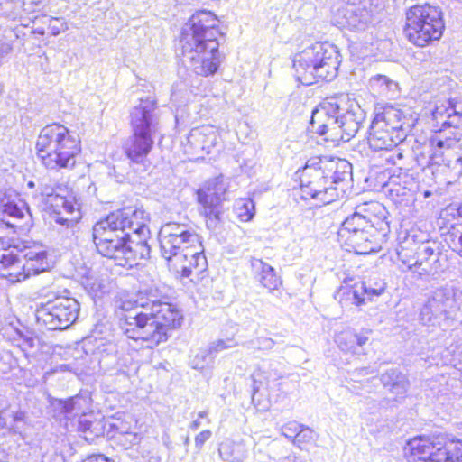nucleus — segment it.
<instances>
[{
  "label": "nucleus",
  "mask_w": 462,
  "mask_h": 462,
  "mask_svg": "<svg viewBox=\"0 0 462 462\" xmlns=\"http://www.w3.org/2000/svg\"><path fill=\"white\" fill-rule=\"evenodd\" d=\"M146 291L124 295L118 300L120 327L128 338L158 346L169 332L181 326L183 316L172 304L158 301Z\"/></svg>",
  "instance_id": "f257e3e1"
},
{
  "label": "nucleus",
  "mask_w": 462,
  "mask_h": 462,
  "mask_svg": "<svg viewBox=\"0 0 462 462\" xmlns=\"http://www.w3.org/2000/svg\"><path fill=\"white\" fill-rule=\"evenodd\" d=\"M217 23L213 13L201 10L182 27L180 39L182 62L199 76L214 75L220 66Z\"/></svg>",
  "instance_id": "f03ea898"
},
{
  "label": "nucleus",
  "mask_w": 462,
  "mask_h": 462,
  "mask_svg": "<svg viewBox=\"0 0 462 462\" xmlns=\"http://www.w3.org/2000/svg\"><path fill=\"white\" fill-rule=\"evenodd\" d=\"M160 248L169 268L182 277H189L194 270H205L207 259L199 236L184 225L167 223L159 232Z\"/></svg>",
  "instance_id": "7ed1b4c3"
},
{
  "label": "nucleus",
  "mask_w": 462,
  "mask_h": 462,
  "mask_svg": "<svg viewBox=\"0 0 462 462\" xmlns=\"http://www.w3.org/2000/svg\"><path fill=\"white\" fill-rule=\"evenodd\" d=\"M131 126L133 134L124 144L125 153L132 163L145 167L153 137L160 129L158 107L153 98L140 99L131 112Z\"/></svg>",
  "instance_id": "20e7f679"
},
{
  "label": "nucleus",
  "mask_w": 462,
  "mask_h": 462,
  "mask_svg": "<svg viewBox=\"0 0 462 462\" xmlns=\"http://www.w3.org/2000/svg\"><path fill=\"white\" fill-rule=\"evenodd\" d=\"M80 150L78 136L60 124L43 127L36 142L37 157L51 170L73 167Z\"/></svg>",
  "instance_id": "39448f33"
},
{
  "label": "nucleus",
  "mask_w": 462,
  "mask_h": 462,
  "mask_svg": "<svg viewBox=\"0 0 462 462\" xmlns=\"http://www.w3.org/2000/svg\"><path fill=\"white\" fill-rule=\"evenodd\" d=\"M340 63V54L335 45L316 42L294 56L295 78L306 86L319 80L330 81L337 77Z\"/></svg>",
  "instance_id": "423d86ee"
},
{
  "label": "nucleus",
  "mask_w": 462,
  "mask_h": 462,
  "mask_svg": "<svg viewBox=\"0 0 462 462\" xmlns=\"http://www.w3.org/2000/svg\"><path fill=\"white\" fill-rule=\"evenodd\" d=\"M148 221L149 215L143 208H126L116 210L94 225L93 241L102 243L101 249L104 250L107 240L129 237L132 232L148 234Z\"/></svg>",
  "instance_id": "0eeeda50"
},
{
  "label": "nucleus",
  "mask_w": 462,
  "mask_h": 462,
  "mask_svg": "<svg viewBox=\"0 0 462 462\" xmlns=\"http://www.w3.org/2000/svg\"><path fill=\"white\" fill-rule=\"evenodd\" d=\"M444 28L443 13L439 6L415 5L406 14L404 34L416 46L424 47L439 40Z\"/></svg>",
  "instance_id": "6e6552de"
},
{
  "label": "nucleus",
  "mask_w": 462,
  "mask_h": 462,
  "mask_svg": "<svg viewBox=\"0 0 462 462\" xmlns=\"http://www.w3.org/2000/svg\"><path fill=\"white\" fill-rule=\"evenodd\" d=\"M403 113L393 106L377 112L371 123L368 144L374 152H388L402 143L407 136Z\"/></svg>",
  "instance_id": "1a4fd4ad"
},
{
  "label": "nucleus",
  "mask_w": 462,
  "mask_h": 462,
  "mask_svg": "<svg viewBox=\"0 0 462 462\" xmlns=\"http://www.w3.org/2000/svg\"><path fill=\"white\" fill-rule=\"evenodd\" d=\"M43 210L54 219L57 224L71 227L82 217L80 203L76 193L63 186L45 189L42 194Z\"/></svg>",
  "instance_id": "9d476101"
},
{
  "label": "nucleus",
  "mask_w": 462,
  "mask_h": 462,
  "mask_svg": "<svg viewBox=\"0 0 462 462\" xmlns=\"http://www.w3.org/2000/svg\"><path fill=\"white\" fill-rule=\"evenodd\" d=\"M79 313V303L72 297L59 296L41 303L35 310L38 325L48 329H65L73 324Z\"/></svg>",
  "instance_id": "9b49d317"
},
{
  "label": "nucleus",
  "mask_w": 462,
  "mask_h": 462,
  "mask_svg": "<svg viewBox=\"0 0 462 462\" xmlns=\"http://www.w3.org/2000/svg\"><path fill=\"white\" fill-rule=\"evenodd\" d=\"M343 95L323 100L313 111L310 118V131L326 135V140L338 142L341 130L338 128V116Z\"/></svg>",
  "instance_id": "f8f14e48"
},
{
  "label": "nucleus",
  "mask_w": 462,
  "mask_h": 462,
  "mask_svg": "<svg viewBox=\"0 0 462 462\" xmlns=\"http://www.w3.org/2000/svg\"><path fill=\"white\" fill-rule=\"evenodd\" d=\"M226 191L222 177H217L207 181L197 192L200 213L205 217L209 229H216L220 222Z\"/></svg>",
  "instance_id": "ddd939ff"
},
{
  "label": "nucleus",
  "mask_w": 462,
  "mask_h": 462,
  "mask_svg": "<svg viewBox=\"0 0 462 462\" xmlns=\"http://www.w3.org/2000/svg\"><path fill=\"white\" fill-rule=\"evenodd\" d=\"M86 402L85 398L75 396L66 401H60L59 407L68 419L82 413L79 420V430L84 434L86 440L92 441L96 437L103 434V425L100 420H91V414L84 412L82 403Z\"/></svg>",
  "instance_id": "4468645a"
},
{
  "label": "nucleus",
  "mask_w": 462,
  "mask_h": 462,
  "mask_svg": "<svg viewBox=\"0 0 462 462\" xmlns=\"http://www.w3.org/2000/svg\"><path fill=\"white\" fill-rule=\"evenodd\" d=\"M219 138L218 129L211 125L195 127L189 133L183 143L184 152L195 159L203 158L215 147Z\"/></svg>",
  "instance_id": "2eb2a0df"
},
{
  "label": "nucleus",
  "mask_w": 462,
  "mask_h": 462,
  "mask_svg": "<svg viewBox=\"0 0 462 462\" xmlns=\"http://www.w3.org/2000/svg\"><path fill=\"white\" fill-rule=\"evenodd\" d=\"M12 247H14V240L0 237V273L6 272L3 275L10 282H19L29 276L26 270L27 259L25 255L21 258L14 254L10 250Z\"/></svg>",
  "instance_id": "dca6fc26"
},
{
  "label": "nucleus",
  "mask_w": 462,
  "mask_h": 462,
  "mask_svg": "<svg viewBox=\"0 0 462 462\" xmlns=\"http://www.w3.org/2000/svg\"><path fill=\"white\" fill-rule=\"evenodd\" d=\"M337 116L338 128L341 130L338 142H348L358 132L365 119V113L356 100L343 95L340 114Z\"/></svg>",
  "instance_id": "f3484780"
},
{
  "label": "nucleus",
  "mask_w": 462,
  "mask_h": 462,
  "mask_svg": "<svg viewBox=\"0 0 462 462\" xmlns=\"http://www.w3.org/2000/svg\"><path fill=\"white\" fill-rule=\"evenodd\" d=\"M387 234H382L379 230H359L358 232L338 233L347 251H354L358 254H367L377 252Z\"/></svg>",
  "instance_id": "a211bd4d"
},
{
  "label": "nucleus",
  "mask_w": 462,
  "mask_h": 462,
  "mask_svg": "<svg viewBox=\"0 0 462 462\" xmlns=\"http://www.w3.org/2000/svg\"><path fill=\"white\" fill-rule=\"evenodd\" d=\"M128 242L129 237L110 239L104 245L105 249L102 250V243L94 241L97 250L101 255L113 259L117 265L132 267L137 264L136 250L133 249V246Z\"/></svg>",
  "instance_id": "6ab92c4d"
},
{
  "label": "nucleus",
  "mask_w": 462,
  "mask_h": 462,
  "mask_svg": "<svg viewBox=\"0 0 462 462\" xmlns=\"http://www.w3.org/2000/svg\"><path fill=\"white\" fill-rule=\"evenodd\" d=\"M439 252H436V247L430 244L422 245L419 247L417 257L414 261L402 260L407 267L417 273L420 276L435 275L440 270Z\"/></svg>",
  "instance_id": "aec40b11"
},
{
  "label": "nucleus",
  "mask_w": 462,
  "mask_h": 462,
  "mask_svg": "<svg viewBox=\"0 0 462 462\" xmlns=\"http://www.w3.org/2000/svg\"><path fill=\"white\" fill-rule=\"evenodd\" d=\"M368 1L363 0L358 3L351 2L346 4L339 11L338 15L342 26L354 30H363L372 21V15L367 9Z\"/></svg>",
  "instance_id": "412c9836"
},
{
  "label": "nucleus",
  "mask_w": 462,
  "mask_h": 462,
  "mask_svg": "<svg viewBox=\"0 0 462 462\" xmlns=\"http://www.w3.org/2000/svg\"><path fill=\"white\" fill-rule=\"evenodd\" d=\"M443 437H419L408 442V448L414 460L439 462L437 455L441 451Z\"/></svg>",
  "instance_id": "4be33fe9"
},
{
  "label": "nucleus",
  "mask_w": 462,
  "mask_h": 462,
  "mask_svg": "<svg viewBox=\"0 0 462 462\" xmlns=\"http://www.w3.org/2000/svg\"><path fill=\"white\" fill-rule=\"evenodd\" d=\"M359 215L368 222L371 230H379L382 234H388L390 230L387 221V210L385 207L377 202H365L356 207Z\"/></svg>",
  "instance_id": "5701e85b"
},
{
  "label": "nucleus",
  "mask_w": 462,
  "mask_h": 462,
  "mask_svg": "<svg viewBox=\"0 0 462 462\" xmlns=\"http://www.w3.org/2000/svg\"><path fill=\"white\" fill-rule=\"evenodd\" d=\"M461 297L462 292L453 287H441L434 291L429 299L439 308L444 319H448L460 310Z\"/></svg>",
  "instance_id": "b1692460"
},
{
  "label": "nucleus",
  "mask_w": 462,
  "mask_h": 462,
  "mask_svg": "<svg viewBox=\"0 0 462 462\" xmlns=\"http://www.w3.org/2000/svg\"><path fill=\"white\" fill-rule=\"evenodd\" d=\"M432 119L442 126L457 127L462 119V105L454 99L443 101L432 111Z\"/></svg>",
  "instance_id": "393cba45"
},
{
  "label": "nucleus",
  "mask_w": 462,
  "mask_h": 462,
  "mask_svg": "<svg viewBox=\"0 0 462 462\" xmlns=\"http://www.w3.org/2000/svg\"><path fill=\"white\" fill-rule=\"evenodd\" d=\"M325 168V160H321L320 158H312L309 160L300 172V192H307L310 194V191L313 190L310 188L311 183L314 181L320 182V180L324 179H328V174Z\"/></svg>",
  "instance_id": "a878e982"
},
{
  "label": "nucleus",
  "mask_w": 462,
  "mask_h": 462,
  "mask_svg": "<svg viewBox=\"0 0 462 462\" xmlns=\"http://www.w3.org/2000/svg\"><path fill=\"white\" fill-rule=\"evenodd\" d=\"M328 180L337 187V191H345V186L352 179V165L345 159L325 160Z\"/></svg>",
  "instance_id": "bb28decb"
},
{
  "label": "nucleus",
  "mask_w": 462,
  "mask_h": 462,
  "mask_svg": "<svg viewBox=\"0 0 462 462\" xmlns=\"http://www.w3.org/2000/svg\"><path fill=\"white\" fill-rule=\"evenodd\" d=\"M54 264L55 257L51 249L36 242L31 243V274L49 272Z\"/></svg>",
  "instance_id": "cd10ccee"
},
{
  "label": "nucleus",
  "mask_w": 462,
  "mask_h": 462,
  "mask_svg": "<svg viewBox=\"0 0 462 462\" xmlns=\"http://www.w3.org/2000/svg\"><path fill=\"white\" fill-rule=\"evenodd\" d=\"M370 333V330H362L357 333L348 328L339 332L336 336L335 342L343 352L359 354V349L368 341Z\"/></svg>",
  "instance_id": "c85d7f7f"
},
{
  "label": "nucleus",
  "mask_w": 462,
  "mask_h": 462,
  "mask_svg": "<svg viewBox=\"0 0 462 462\" xmlns=\"http://www.w3.org/2000/svg\"><path fill=\"white\" fill-rule=\"evenodd\" d=\"M328 179H324L320 182L314 181L310 185V188L313 190L310 191V194L300 192L301 199L305 200L315 199L317 201L315 206L329 204L339 197V193L337 192V187L328 186Z\"/></svg>",
  "instance_id": "c756f323"
},
{
  "label": "nucleus",
  "mask_w": 462,
  "mask_h": 462,
  "mask_svg": "<svg viewBox=\"0 0 462 462\" xmlns=\"http://www.w3.org/2000/svg\"><path fill=\"white\" fill-rule=\"evenodd\" d=\"M328 179H324L320 182L314 181L310 185V188L313 190L310 191V194L300 192L301 199L305 200L315 199L317 201L315 206L329 204L339 197V193L337 192V187L328 186Z\"/></svg>",
  "instance_id": "7c9ffc66"
},
{
  "label": "nucleus",
  "mask_w": 462,
  "mask_h": 462,
  "mask_svg": "<svg viewBox=\"0 0 462 462\" xmlns=\"http://www.w3.org/2000/svg\"><path fill=\"white\" fill-rule=\"evenodd\" d=\"M328 179H324L320 182L314 181L310 185V188L313 190L310 191V194L300 192L301 199L305 200L315 199L317 201L315 206L329 204L339 197V193L337 192V187L328 186Z\"/></svg>",
  "instance_id": "2f4dec72"
},
{
  "label": "nucleus",
  "mask_w": 462,
  "mask_h": 462,
  "mask_svg": "<svg viewBox=\"0 0 462 462\" xmlns=\"http://www.w3.org/2000/svg\"><path fill=\"white\" fill-rule=\"evenodd\" d=\"M112 427L116 430L121 445L125 448L137 444L141 439L140 434L135 431L137 420L132 415H127L123 420L115 422Z\"/></svg>",
  "instance_id": "473e14b6"
},
{
  "label": "nucleus",
  "mask_w": 462,
  "mask_h": 462,
  "mask_svg": "<svg viewBox=\"0 0 462 462\" xmlns=\"http://www.w3.org/2000/svg\"><path fill=\"white\" fill-rule=\"evenodd\" d=\"M335 298L343 308L361 307L367 300L365 288L361 283L344 285L337 291Z\"/></svg>",
  "instance_id": "72a5a7b5"
},
{
  "label": "nucleus",
  "mask_w": 462,
  "mask_h": 462,
  "mask_svg": "<svg viewBox=\"0 0 462 462\" xmlns=\"http://www.w3.org/2000/svg\"><path fill=\"white\" fill-rule=\"evenodd\" d=\"M381 381L397 399L406 396L410 383L405 374L396 369H390L381 375Z\"/></svg>",
  "instance_id": "f704fd0d"
},
{
  "label": "nucleus",
  "mask_w": 462,
  "mask_h": 462,
  "mask_svg": "<svg viewBox=\"0 0 462 462\" xmlns=\"http://www.w3.org/2000/svg\"><path fill=\"white\" fill-rule=\"evenodd\" d=\"M455 144L454 140H443L440 136L436 135L430 139L431 153L430 155V162L436 165H443L446 163L447 158L453 155Z\"/></svg>",
  "instance_id": "c9c22d12"
},
{
  "label": "nucleus",
  "mask_w": 462,
  "mask_h": 462,
  "mask_svg": "<svg viewBox=\"0 0 462 462\" xmlns=\"http://www.w3.org/2000/svg\"><path fill=\"white\" fill-rule=\"evenodd\" d=\"M218 451L226 462H244L248 454V448L243 440H226L221 443Z\"/></svg>",
  "instance_id": "e433bc0d"
},
{
  "label": "nucleus",
  "mask_w": 462,
  "mask_h": 462,
  "mask_svg": "<svg viewBox=\"0 0 462 462\" xmlns=\"http://www.w3.org/2000/svg\"><path fill=\"white\" fill-rule=\"evenodd\" d=\"M412 181L408 174L392 175L388 182L384 185V189L393 199L404 197L411 190L410 185Z\"/></svg>",
  "instance_id": "4c0bfd02"
},
{
  "label": "nucleus",
  "mask_w": 462,
  "mask_h": 462,
  "mask_svg": "<svg viewBox=\"0 0 462 462\" xmlns=\"http://www.w3.org/2000/svg\"><path fill=\"white\" fill-rule=\"evenodd\" d=\"M253 267L259 272V280L263 287L275 290L282 284V281L276 275L274 269L267 263L255 260L253 263Z\"/></svg>",
  "instance_id": "58836bf2"
},
{
  "label": "nucleus",
  "mask_w": 462,
  "mask_h": 462,
  "mask_svg": "<svg viewBox=\"0 0 462 462\" xmlns=\"http://www.w3.org/2000/svg\"><path fill=\"white\" fill-rule=\"evenodd\" d=\"M437 457L439 462H462V441L443 438L441 451Z\"/></svg>",
  "instance_id": "ea45409f"
},
{
  "label": "nucleus",
  "mask_w": 462,
  "mask_h": 462,
  "mask_svg": "<svg viewBox=\"0 0 462 462\" xmlns=\"http://www.w3.org/2000/svg\"><path fill=\"white\" fill-rule=\"evenodd\" d=\"M79 282L93 299L100 297L103 293V280L91 270H86L85 273H82Z\"/></svg>",
  "instance_id": "a19ab883"
},
{
  "label": "nucleus",
  "mask_w": 462,
  "mask_h": 462,
  "mask_svg": "<svg viewBox=\"0 0 462 462\" xmlns=\"http://www.w3.org/2000/svg\"><path fill=\"white\" fill-rule=\"evenodd\" d=\"M442 318H444V314L439 308L428 299L420 310V320L424 325H435Z\"/></svg>",
  "instance_id": "79ce46f5"
},
{
  "label": "nucleus",
  "mask_w": 462,
  "mask_h": 462,
  "mask_svg": "<svg viewBox=\"0 0 462 462\" xmlns=\"http://www.w3.org/2000/svg\"><path fill=\"white\" fill-rule=\"evenodd\" d=\"M370 228L368 222L363 218L356 210L351 216L346 217L342 223L338 233L358 232Z\"/></svg>",
  "instance_id": "37998d69"
},
{
  "label": "nucleus",
  "mask_w": 462,
  "mask_h": 462,
  "mask_svg": "<svg viewBox=\"0 0 462 462\" xmlns=\"http://www.w3.org/2000/svg\"><path fill=\"white\" fill-rule=\"evenodd\" d=\"M59 19L57 18H51L48 15H45V14H42L41 16H33V17H31V23H32V27L31 28V32L32 33H38V34H41V35H43L45 33V28L46 26H48L51 31V33L53 35H57L60 32V29H57V27L55 26H51V23L52 22H58Z\"/></svg>",
  "instance_id": "c03bdc74"
},
{
  "label": "nucleus",
  "mask_w": 462,
  "mask_h": 462,
  "mask_svg": "<svg viewBox=\"0 0 462 462\" xmlns=\"http://www.w3.org/2000/svg\"><path fill=\"white\" fill-rule=\"evenodd\" d=\"M318 439V435L310 428L302 425L292 440V444L301 450H305L309 446L314 444Z\"/></svg>",
  "instance_id": "a18cd8bd"
},
{
  "label": "nucleus",
  "mask_w": 462,
  "mask_h": 462,
  "mask_svg": "<svg viewBox=\"0 0 462 462\" xmlns=\"http://www.w3.org/2000/svg\"><path fill=\"white\" fill-rule=\"evenodd\" d=\"M215 356L210 348L199 349L190 360L193 369L203 370L210 368L214 363Z\"/></svg>",
  "instance_id": "49530a36"
},
{
  "label": "nucleus",
  "mask_w": 462,
  "mask_h": 462,
  "mask_svg": "<svg viewBox=\"0 0 462 462\" xmlns=\"http://www.w3.org/2000/svg\"><path fill=\"white\" fill-rule=\"evenodd\" d=\"M235 211L242 222H248L254 216V203L250 199H239L235 203Z\"/></svg>",
  "instance_id": "de8ad7c7"
},
{
  "label": "nucleus",
  "mask_w": 462,
  "mask_h": 462,
  "mask_svg": "<svg viewBox=\"0 0 462 462\" xmlns=\"http://www.w3.org/2000/svg\"><path fill=\"white\" fill-rule=\"evenodd\" d=\"M132 234L137 236V240L132 239L130 236L128 244L133 246V249L136 250V260L148 258L150 255V246L146 239L150 232L146 235L138 234L136 232H132Z\"/></svg>",
  "instance_id": "09e8293b"
},
{
  "label": "nucleus",
  "mask_w": 462,
  "mask_h": 462,
  "mask_svg": "<svg viewBox=\"0 0 462 462\" xmlns=\"http://www.w3.org/2000/svg\"><path fill=\"white\" fill-rule=\"evenodd\" d=\"M6 217L22 218L23 212L13 202H7L0 206V227L5 226L10 228H14V226L5 219Z\"/></svg>",
  "instance_id": "8fccbe9b"
},
{
  "label": "nucleus",
  "mask_w": 462,
  "mask_h": 462,
  "mask_svg": "<svg viewBox=\"0 0 462 462\" xmlns=\"http://www.w3.org/2000/svg\"><path fill=\"white\" fill-rule=\"evenodd\" d=\"M395 85L393 81L384 75H375L369 79V86L373 91L378 94H384Z\"/></svg>",
  "instance_id": "3c124183"
},
{
  "label": "nucleus",
  "mask_w": 462,
  "mask_h": 462,
  "mask_svg": "<svg viewBox=\"0 0 462 462\" xmlns=\"http://www.w3.org/2000/svg\"><path fill=\"white\" fill-rule=\"evenodd\" d=\"M365 288V297L367 300H371L374 296H380L385 291L386 284L381 279L360 282Z\"/></svg>",
  "instance_id": "603ef678"
},
{
  "label": "nucleus",
  "mask_w": 462,
  "mask_h": 462,
  "mask_svg": "<svg viewBox=\"0 0 462 462\" xmlns=\"http://www.w3.org/2000/svg\"><path fill=\"white\" fill-rule=\"evenodd\" d=\"M443 165L447 166L453 173L454 179H458L462 176V155L457 152L455 150L451 157H448L446 163Z\"/></svg>",
  "instance_id": "864d4df0"
},
{
  "label": "nucleus",
  "mask_w": 462,
  "mask_h": 462,
  "mask_svg": "<svg viewBox=\"0 0 462 462\" xmlns=\"http://www.w3.org/2000/svg\"><path fill=\"white\" fill-rule=\"evenodd\" d=\"M238 346V342L234 337H228L226 339H217L213 341L208 346L210 351L214 354L219 353L223 350L233 348Z\"/></svg>",
  "instance_id": "5fc2aeb1"
},
{
  "label": "nucleus",
  "mask_w": 462,
  "mask_h": 462,
  "mask_svg": "<svg viewBox=\"0 0 462 462\" xmlns=\"http://www.w3.org/2000/svg\"><path fill=\"white\" fill-rule=\"evenodd\" d=\"M302 425L295 420L289 421L281 427V434L292 442Z\"/></svg>",
  "instance_id": "6e6d98bb"
},
{
  "label": "nucleus",
  "mask_w": 462,
  "mask_h": 462,
  "mask_svg": "<svg viewBox=\"0 0 462 462\" xmlns=\"http://www.w3.org/2000/svg\"><path fill=\"white\" fill-rule=\"evenodd\" d=\"M264 374L265 373L263 371H262L261 369H258V370L254 372L252 377H253V381H254V392L259 391L260 388L264 386V385L266 387L269 386V381L264 376Z\"/></svg>",
  "instance_id": "4d7b16f0"
},
{
  "label": "nucleus",
  "mask_w": 462,
  "mask_h": 462,
  "mask_svg": "<svg viewBox=\"0 0 462 462\" xmlns=\"http://www.w3.org/2000/svg\"><path fill=\"white\" fill-rule=\"evenodd\" d=\"M385 152L388 154L385 157V161L393 165H398L400 162L404 158L403 152L400 148H397V146Z\"/></svg>",
  "instance_id": "13d9d810"
},
{
  "label": "nucleus",
  "mask_w": 462,
  "mask_h": 462,
  "mask_svg": "<svg viewBox=\"0 0 462 462\" xmlns=\"http://www.w3.org/2000/svg\"><path fill=\"white\" fill-rule=\"evenodd\" d=\"M254 344L255 345V348L260 351H268L271 350L274 346V341L269 337H258Z\"/></svg>",
  "instance_id": "bf43d9fd"
},
{
  "label": "nucleus",
  "mask_w": 462,
  "mask_h": 462,
  "mask_svg": "<svg viewBox=\"0 0 462 462\" xmlns=\"http://www.w3.org/2000/svg\"><path fill=\"white\" fill-rule=\"evenodd\" d=\"M211 436H212V432L209 430H203V431L199 432L195 437V447L198 449H201L203 445L206 443V441H208L211 438Z\"/></svg>",
  "instance_id": "052dcab7"
},
{
  "label": "nucleus",
  "mask_w": 462,
  "mask_h": 462,
  "mask_svg": "<svg viewBox=\"0 0 462 462\" xmlns=\"http://www.w3.org/2000/svg\"><path fill=\"white\" fill-rule=\"evenodd\" d=\"M91 344H92V340L90 338L83 341L82 347L84 348L86 354L96 355V354L101 353L103 351V349H101L100 344H98V346H97L96 349H92Z\"/></svg>",
  "instance_id": "680f3d73"
},
{
  "label": "nucleus",
  "mask_w": 462,
  "mask_h": 462,
  "mask_svg": "<svg viewBox=\"0 0 462 462\" xmlns=\"http://www.w3.org/2000/svg\"><path fill=\"white\" fill-rule=\"evenodd\" d=\"M82 462H114L102 454L91 455L85 458Z\"/></svg>",
  "instance_id": "e2e57ef3"
},
{
  "label": "nucleus",
  "mask_w": 462,
  "mask_h": 462,
  "mask_svg": "<svg viewBox=\"0 0 462 462\" xmlns=\"http://www.w3.org/2000/svg\"><path fill=\"white\" fill-rule=\"evenodd\" d=\"M296 460L297 457L292 452H290L288 455L285 456H280L277 458L278 462H296Z\"/></svg>",
  "instance_id": "0e129e2a"
},
{
  "label": "nucleus",
  "mask_w": 462,
  "mask_h": 462,
  "mask_svg": "<svg viewBox=\"0 0 462 462\" xmlns=\"http://www.w3.org/2000/svg\"><path fill=\"white\" fill-rule=\"evenodd\" d=\"M201 425V422H200V420H199L198 418L196 420H194L190 425H189V429L192 430H198Z\"/></svg>",
  "instance_id": "69168bd1"
},
{
  "label": "nucleus",
  "mask_w": 462,
  "mask_h": 462,
  "mask_svg": "<svg viewBox=\"0 0 462 462\" xmlns=\"http://www.w3.org/2000/svg\"><path fill=\"white\" fill-rule=\"evenodd\" d=\"M208 411H201L198 413V419L199 420H201V419H207L208 418Z\"/></svg>",
  "instance_id": "338daca9"
},
{
  "label": "nucleus",
  "mask_w": 462,
  "mask_h": 462,
  "mask_svg": "<svg viewBox=\"0 0 462 462\" xmlns=\"http://www.w3.org/2000/svg\"><path fill=\"white\" fill-rule=\"evenodd\" d=\"M45 0H31V5H40L41 4L44 3Z\"/></svg>",
  "instance_id": "774afa93"
}]
</instances>
